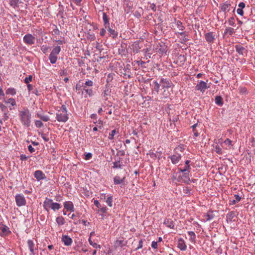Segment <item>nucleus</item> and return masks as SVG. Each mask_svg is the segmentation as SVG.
Here are the masks:
<instances>
[{
  "label": "nucleus",
  "mask_w": 255,
  "mask_h": 255,
  "mask_svg": "<svg viewBox=\"0 0 255 255\" xmlns=\"http://www.w3.org/2000/svg\"><path fill=\"white\" fill-rule=\"evenodd\" d=\"M143 247V241L142 240H140L139 242L138 246L136 250H138L141 249Z\"/></svg>",
  "instance_id": "obj_60"
},
{
  "label": "nucleus",
  "mask_w": 255,
  "mask_h": 255,
  "mask_svg": "<svg viewBox=\"0 0 255 255\" xmlns=\"http://www.w3.org/2000/svg\"><path fill=\"white\" fill-rule=\"evenodd\" d=\"M113 196L112 195H108L107 198L105 200V202L107 203L108 206L112 207L113 206Z\"/></svg>",
  "instance_id": "obj_21"
},
{
  "label": "nucleus",
  "mask_w": 255,
  "mask_h": 255,
  "mask_svg": "<svg viewBox=\"0 0 255 255\" xmlns=\"http://www.w3.org/2000/svg\"><path fill=\"white\" fill-rule=\"evenodd\" d=\"M113 168H121L123 165L120 163V161L119 160L116 161L113 163Z\"/></svg>",
  "instance_id": "obj_40"
},
{
  "label": "nucleus",
  "mask_w": 255,
  "mask_h": 255,
  "mask_svg": "<svg viewBox=\"0 0 255 255\" xmlns=\"http://www.w3.org/2000/svg\"><path fill=\"white\" fill-rule=\"evenodd\" d=\"M92 153H88L85 155V159L89 160L92 157Z\"/></svg>",
  "instance_id": "obj_56"
},
{
  "label": "nucleus",
  "mask_w": 255,
  "mask_h": 255,
  "mask_svg": "<svg viewBox=\"0 0 255 255\" xmlns=\"http://www.w3.org/2000/svg\"><path fill=\"white\" fill-rule=\"evenodd\" d=\"M190 169H191V168H190V165H186L184 169L180 168V169H179V170L181 172H190Z\"/></svg>",
  "instance_id": "obj_43"
},
{
  "label": "nucleus",
  "mask_w": 255,
  "mask_h": 255,
  "mask_svg": "<svg viewBox=\"0 0 255 255\" xmlns=\"http://www.w3.org/2000/svg\"><path fill=\"white\" fill-rule=\"evenodd\" d=\"M205 38L206 42L211 45L216 39L215 34L213 32H209L205 34Z\"/></svg>",
  "instance_id": "obj_7"
},
{
  "label": "nucleus",
  "mask_w": 255,
  "mask_h": 255,
  "mask_svg": "<svg viewBox=\"0 0 255 255\" xmlns=\"http://www.w3.org/2000/svg\"><path fill=\"white\" fill-rule=\"evenodd\" d=\"M188 235L190 236L189 241L193 243L196 242V235L194 232L189 231L187 232Z\"/></svg>",
  "instance_id": "obj_25"
},
{
  "label": "nucleus",
  "mask_w": 255,
  "mask_h": 255,
  "mask_svg": "<svg viewBox=\"0 0 255 255\" xmlns=\"http://www.w3.org/2000/svg\"><path fill=\"white\" fill-rule=\"evenodd\" d=\"M19 0H10L9 4L13 8L18 7Z\"/></svg>",
  "instance_id": "obj_28"
},
{
  "label": "nucleus",
  "mask_w": 255,
  "mask_h": 255,
  "mask_svg": "<svg viewBox=\"0 0 255 255\" xmlns=\"http://www.w3.org/2000/svg\"><path fill=\"white\" fill-rule=\"evenodd\" d=\"M229 24L231 26H234L235 24V20L233 17H231L228 20Z\"/></svg>",
  "instance_id": "obj_47"
},
{
  "label": "nucleus",
  "mask_w": 255,
  "mask_h": 255,
  "mask_svg": "<svg viewBox=\"0 0 255 255\" xmlns=\"http://www.w3.org/2000/svg\"><path fill=\"white\" fill-rule=\"evenodd\" d=\"M28 149L31 153L35 151V149L31 145H29L28 146Z\"/></svg>",
  "instance_id": "obj_59"
},
{
  "label": "nucleus",
  "mask_w": 255,
  "mask_h": 255,
  "mask_svg": "<svg viewBox=\"0 0 255 255\" xmlns=\"http://www.w3.org/2000/svg\"><path fill=\"white\" fill-rule=\"evenodd\" d=\"M209 88V86H208L206 82L201 81L197 84L195 89L197 91H200L202 93H204L205 91Z\"/></svg>",
  "instance_id": "obj_8"
},
{
  "label": "nucleus",
  "mask_w": 255,
  "mask_h": 255,
  "mask_svg": "<svg viewBox=\"0 0 255 255\" xmlns=\"http://www.w3.org/2000/svg\"><path fill=\"white\" fill-rule=\"evenodd\" d=\"M24 42L27 45H32L34 43L35 37L31 34H27L23 37Z\"/></svg>",
  "instance_id": "obj_10"
},
{
  "label": "nucleus",
  "mask_w": 255,
  "mask_h": 255,
  "mask_svg": "<svg viewBox=\"0 0 255 255\" xmlns=\"http://www.w3.org/2000/svg\"><path fill=\"white\" fill-rule=\"evenodd\" d=\"M99 198H100V200H103L105 202L107 198V195H106V194H102L100 196Z\"/></svg>",
  "instance_id": "obj_50"
},
{
  "label": "nucleus",
  "mask_w": 255,
  "mask_h": 255,
  "mask_svg": "<svg viewBox=\"0 0 255 255\" xmlns=\"http://www.w3.org/2000/svg\"><path fill=\"white\" fill-rule=\"evenodd\" d=\"M181 155L179 153H176L170 156L172 163L173 164H177L181 159Z\"/></svg>",
  "instance_id": "obj_14"
},
{
  "label": "nucleus",
  "mask_w": 255,
  "mask_h": 255,
  "mask_svg": "<svg viewBox=\"0 0 255 255\" xmlns=\"http://www.w3.org/2000/svg\"><path fill=\"white\" fill-rule=\"evenodd\" d=\"M32 75H29L28 77H26L24 79V82L26 84H28L30 82L32 81Z\"/></svg>",
  "instance_id": "obj_48"
},
{
  "label": "nucleus",
  "mask_w": 255,
  "mask_h": 255,
  "mask_svg": "<svg viewBox=\"0 0 255 255\" xmlns=\"http://www.w3.org/2000/svg\"><path fill=\"white\" fill-rule=\"evenodd\" d=\"M236 51L240 55H244L246 52V49L241 45H236L235 46Z\"/></svg>",
  "instance_id": "obj_18"
},
{
  "label": "nucleus",
  "mask_w": 255,
  "mask_h": 255,
  "mask_svg": "<svg viewBox=\"0 0 255 255\" xmlns=\"http://www.w3.org/2000/svg\"><path fill=\"white\" fill-rule=\"evenodd\" d=\"M224 143L228 145V146H231L233 145L232 141L230 140L229 138H227L224 141Z\"/></svg>",
  "instance_id": "obj_46"
},
{
  "label": "nucleus",
  "mask_w": 255,
  "mask_h": 255,
  "mask_svg": "<svg viewBox=\"0 0 255 255\" xmlns=\"http://www.w3.org/2000/svg\"><path fill=\"white\" fill-rule=\"evenodd\" d=\"M88 241L89 242V244L90 245H91L93 248H95V249H100L101 248V246L99 245H98L97 243H94L91 239V237L89 238V239H88Z\"/></svg>",
  "instance_id": "obj_31"
},
{
  "label": "nucleus",
  "mask_w": 255,
  "mask_h": 255,
  "mask_svg": "<svg viewBox=\"0 0 255 255\" xmlns=\"http://www.w3.org/2000/svg\"><path fill=\"white\" fill-rule=\"evenodd\" d=\"M41 137L43 139V140L46 141V142H47L49 141V137H48V136L45 134H44V133H41Z\"/></svg>",
  "instance_id": "obj_49"
},
{
  "label": "nucleus",
  "mask_w": 255,
  "mask_h": 255,
  "mask_svg": "<svg viewBox=\"0 0 255 255\" xmlns=\"http://www.w3.org/2000/svg\"><path fill=\"white\" fill-rule=\"evenodd\" d=\"M177 247L181 251H185L187 249L185 243L182 238H179L178 240Z\"/></svg>",
  "instance_id": "obj_15"
},
{
  "label": "nucleus",
  "mask_w": 255,
  "mask_h": 255,
  "mask_svg": "<svg viewBox=\"0 0 255 255\" xmlns=\"http://www.w3.org/2000/svg\"><path fill=\"white\" fill-rule=\"evenodd\" d=\"M182 175L183 180L185 183H189L190 182V179L189 176V172H183Z\"/></svg>",
  "instance_id": "obj_22"
},
{
  "label": "nucleus",
  "mask_w": 255,
  "mask_h": 255,
  "mask_svg": "<svg viewBox=\"0 0 255 255\" xmlns=\"http://www.w3.org/2000/svg\"><path fill=\"white\" fill-rule=\"evenodd\" d=\"M175 25L180 30L183 31L185 28L182 23L180 20H176Z\"/></svg>",
  "instance_id": "obj_29"
},
{
  "label": "nucleus",
  "mask_w": 255,
  "mask_h": 255,
  "mask_svg": "<svg viewBox=\"0 0 255 255\" xmlns=\"http://www.w3.org/2000/svg\"><path fill=\"white\" fill-rule=\"evenodd\" d=\"M43 207L44 209L47 212H49L50 209L53 210H58L61 208L60 204L56 202H53L51 199L46 198L43 202Z\"/></svg>",
  "instance_id": "obj_2"
},
{
  "label": "nucleus",
  "mask_w": 255,
  "mask_h": 255,
  "mask_svg": "<svg viewBox=\"0 0 255 255\" xmlns=\"http://www.w3.org/2000/svg\"><path fill=\"white\" fill-rule=\"evenodd\" d=\"M235 32L234 29L231 27H227L225 29L224 34H229L232 35Z\"/></svg>",
  "instance_id": "obj_33"
},
{
  "label": "nucleus",
  "mask_w": 255,
  "mask_h": 255,
  "mask_svg": "<svg viewBox=\"0 0 255 255\" xmlns=\"http://www.w3.org/2000/svg\"><path fill=\"white\" fill-rule=\"evenodd\" d=\"M178 33L183 37V42H182V43H185L188 40V39L186 37V34L185 32H178Z\"/></svg>",
  "instance_id": "obj_38"
},
{
  "label": "nucleus",
  "mask_w": 255,
  "mask_h": 255,
  "mask_svg": "<svg viewBox=\"0 0 255 255\" xmlns=\"http://www.w3.org/2000/svg\"><path fill=\"white\" fill-rule=\"evenodd\" d=\"M215 151L217 153L219 154H223V150L219 145H216L215 146Z\"/></svg>",
  "instance_id": "obj_36"
},
{
  "label": "nucleus",
  "mask_w": 255,
  "mask_h": 255,
  "mask_svg": "<svg viewBox=\"0 0 255 255\" xmlns=\"http://www.w3.org/2000/svg\"><path fill=\"white\" fill-rule=\"evenodd\" d=\"M34 123L35 126L38 128H41L43 126V124L41 121L35 120Z\"/></svg>",
  "instance_id": "obj_42"
},
{
  "label": "nucleus",
  "mask_w": 255,
  "mask_h": 255,
  "mask_svg": "<svg viewBox=\"0 0 255 255\" xmlns=\"http://www.w3.org/2000/svg\"><path fill=\"white\" fill-rule=\"evenodd\" d=\"M28 157L26 156L24 154H21L20 156V159L21 160H26L28 159Z\"/></svg>",
  "instance_id": "obj_58"
},
{
  "label": "nucleus",
  "mask_w": 255,
  "mask_h": 255,
  "mask_svg": "<svg viewBox=\"0 0 255 255\" xmlns=\"http://www.w3.org/2000/svg\"><path fill=\"white\" fill-rule=\"evenodd\" d=\"M103 19L105 28H107L110 25L108 17L105 12L103 13Z\"/></svg>",
  "instance_id": "obj_23"
},
{
  "label": "nucleus",
  "mask_w": 255,
  "mask_h": 255,
  "mask_svg": "<svg viewBox=\"0 0 255 255\" xmlns=\"http://www.w3.org/2000/svg\"><path fill=\"white\" fill-rule=\"evenodd\" d=\"M232 1L230 0H228L225 2L220 4V8L222 11L225 13V17H226V13L230 10V7L231 6Z\"/></svg>",
  "instance_id": "obj_6"
},
{
  "label": "nucleus",
  "mask_w": 255,
  "mask_h": 255,
  "mask_svg": "<svg viewBox=\"0 0 255 255\" xmlns=\"http://www.w3.org/2000/svg\"><path fill=\"white\" fill-rule=\"evenodd\" d=\"M238 6L239 7V8L243 9L245 7L246 4L244 2H241L239 4Z\"/></svg>",
  "instance_id": "obj_61"
},
{
  "label": "nucleus",
  "mask_w": 255,
  "mask_h": 255,
  "mask_svg": "<svg viewBox=\"0 0 255 255\" xmlns=\"http://www.w3.org/2000/svg\"><path fill=\"white\" fill-rule=\"evenodd\" d=\"M61 51V47L57 46L54 47L49 56V59L51 64H55L57 59V55Z\"/></svg>",
  "instance_id": "obj_4"
},
{
  "label": "nucleus",
  "mask_w": 255,
  "mask_h": 255,
  "mask_svg": "<svg viewBox=\"0 0 255 255\" xmlns=\"http://www.w3.org/2000/svg\"><path fill=\"white\" fill-rule=\"evenodd\" d=\"M94 204L98 209H99L102 206L98 200H94Z\"/></svg>",
  "instance_id": "obj_52"
},
{
  "label": "nucleus",
  "mask_w": 255,
  "mask_h": 255,
  "mask_svg": "<svg viewBox=\"0 0 255 255\" xmlns=\"http://www.w3.org/2000/svg\"><path fill=\"white\" fill-rule=\"evenodd\" d=\"M36 117L39 118L44 122H48L49 120V118L48 116L44 115L43 114L39 112L36 113Z\"/></svg>",
  "instance_id": "obj_19"
},
{
  "label": "nucleus",
  "mask_w": 255,
  "mask_h": 255,
  "mask_svg": "<svg viewBox=\"0 0 255 255\" xmlns=\"http://www.w3.org/2000/svg\"><path fill=\"white\" fill-rule=\"evenodd\" d=\"M56 120L59 122L65 123L68 120L67 111L65 105H62L56 113Z\"/></svg>",
  "instance_id": "obj_3"
},
{
  "label": "nucleus",
  "mask_w": 255,
  "mask_h": 255,
  "mask_svg": "<svg viewBox=\"0 0 255 255\" xmlns=\"http://www.w3.org/2000/svg\"><path fill=\"white\" fill-rule=\"evenodd\" d=\"M61 241L66 246L71 245L73 242L72 239L68 235H62Z\"/></svg>",
  "instance_id": "obj_12"
},
{
  "label": "nucleus",
  "mask_w": 255,
  "mask_h": 255,
  "mask_svg": "<svg viewBox=\"0 0 255 255\" xmlns=\"http://www.w3.org/2000/svg\"><path fill=\"white\" fill-rule=\"evenodd\" d=\"M16 90L13 88H9L7 89L5 92L6 95H14L16 94Z\"/></svg>",
  "instance_id": "obj_30"
},
{
  "label": "nucleus",
  "mask_w": 255,
  "mask_h": 255,
  "mask_svg": "<svg viewBox=\"0 0 255 255\" xmlns=\"http://www.w3.org/2000/svg\"><path fill=\"white\" fill-rule=\"evenodd\" d=\"M154 89L157 93H158L159 91L160 86H161L160 82H159V83H158L157 81H154Z\"/></svg>",
  "instance_id": "obj_39"
},
{
  "label": "nucleus",
  "mask_w": 255,
  "mask_h": 255,
  "mask_svg": "<svg viewBox=\"0 0 255 255\" xmlns=\"http://www.w3.org/2000/svg\"><path fill=\"white\" fill-rule=\"evenodd\" d=\"M15 201L18 207L24 206L26 204L25 199L22 194H18L15 196Z\"/></svg>",
  "instance_id": "obj_9"
},
{
  "label": "nucleus",
  "mask_w": 255,
  "mask_h": 255,
  "mask_svg": "<svg viewBox=\"0 0 255 255\" xmlns=\"http://www.w3.org/2000/svg\"><path fill=\"white\" fill-rule=\"evenodd\" d=\"M56 221L59 226L63 225L65 223V219L62 216H59L56 218Z\"/></svg>",
  "instance_id": "obj_26"
},
{
  "label": "nucleus",
  "mask_w": 255,
  "mask_h": 255,
  "mask_svg": "<svg viewBox=\"0 0 255 255\" xmlns=\"http://www.w3.org/2000/svg\"><path fill=\"white\" fill-rule=\"evenodd\" d=\"M161 86L163 89L169 90L173 86L172 82L170 80L167 78H161L160 81Z\"/></svg>",
  "instance_id": "obj_5"
},
{
  "label": "nucleus",
  "mask_w": 255,
  "mask_h": 255,
  "mask_svg": "<svg viewBox=\"0 0 255 255\" xmlns=\"http://www.w3.org/2000/svg\"><path fill=\"white\" fill-rule=\"evenodd\" d=\"M170 96L169 90L163 89V92L162 93V98L164 99L168 98Z\"/></svg>",
  "instance_id": "obj_32"
},
{
  "label": "nucleus",
  "mask_w": 255,
  "mask_h": 255,
  "mask_svg": "<svg viewBox=\"0 0 255 255\" xmlns=\"http://www.w3.org/2000/svg\"><path fill=\"white\" fill-rule=\"evenodd\" d=\"M63 206L64 209L67 211L74 212V207L73 203L71 201H68L63 203Z\"/></svg>",
  "instance_id": "obj_11"
},
{
  "label": "nucleus",
  "mask_w": 255,
  "mask_h": 255,
  "mask_svg": "<svg viewBox=\"0 0 255 255\" xmlns=\"http://www.w3.org/2000/svg\"><path fill=\"white\" fill-rule=\"evenodd\" d=\"M86 87H84V91L82 92V94H84V93H85L86 94L88 95L89 96H91L93 95V91L92 89H86Z\"/></svg>",
  "instance_id": "obj_35"
},
{
  "label": "nucleus",
  "mask_w": 255,
  "mask_h": 255,
  "mask_svg": "<svg viewBox=\"0 0 255 255\" xmlns=\"http://www.w3.org/2000/svg\"><path fill=\"white\" fill-rule=\"evenodd\" d=\"M205 219L207 220V221H209L210 220H211L213 217V216L212 215H210L209 213H207L206 215H205Z\"/></svg>",
  "instance_id": "obj_53"
},
{
  "label": "nucleus",
  "mask_w": 255,
  "mask_h": 255,
  "mask_svg": "<svg viewBox=\"0 0 255 255\" xmlns=\"http://www.w3.org/2000/svg\"><path fill=\"white\" fill-rule=\"evenodd\" d=\"M34 176L38 181L44 179L46 178L45 174L41 170L35 171L34 173Z\"/></svg>",
  "instance_id": "obj_13"
},
{
  "label": "nucleus",
  "mask_w": 255,
  "mask_h": 255,
  "mask_svg": "<svg viewBox=\"0 0 255 255\" xmlns=\"http://www.w3.org/2000/svg\"><path fill=\"white\" fill-rule=\"evenodd\" d=\"M94 123L95 124H97L100 125V126H99V128H102V125H103V121H102L101 120L99 119V120H98V121H96V122H94Z\"/></svg>",
  "instance_id": "obj_51"
},
{
  "label": "nucleus",
  "mask_w": 255,
  "mask_h": 255,
  "mask_svg": "<svg viewBox=\"0 0 255 255\" xmlns=\"http://www.w3.org/2000/svg\"><path fill=\"white\" fill-rule=\"evenodd\" d=\"M49 48L50 47L47 46V45H43L40 47L41 50L44 54H45L48 51Z\"/></svg>",
  "instance_id": "obj_37"
},
{
  "label": "nucleus",
  "mask_w": 255,
  "mask_h": 255,
  "mask_svg": "<svg viewBox=\"0 0 255 255\" xmlns=\"http://www.w3.org/2000/svg\"><path fill=\"white\" fill-rule=\"evenodd\" d=\"M234 198H235V199L236 200V201L237 202H239L241 200V198L238 195H234Z\"/></svg>",
  "instance_id": "obj_64"
},
{
  "label": "nucleus",
  "mask_w": 255,
  "mask_h": 255,
  "mask_svg": "<svg viewBox=\"0 0 255 255\" xmlns=\"http://www.w3.org/2000/svg\"><path fill=\"white\" fill-rule=\"evenodd\" d=\"M131 48L132 49L133 52L134 53H137L140 49L141 48V47L139 45V41H135L132 45H131Z\"/></svg>",
  "instance_id": "obj_16"
},
{
  "label": "nucleus",
  "mask_w": 255,
  "mask_h": 255,
  "mask_svg": "<svg viewBox=\"0 0 255 255\" xmlns=\"http://www.w3.org/2000/svg\"><path fill=\"white\" fill-rule=\"evenodd\" d=\"M59 74L60 76L67 75H68V70L67 69H62L59 71Z\"/></svg>",
  "instance_id": "obj_45"
},
{
  "label": "nucleus",
  "mask_w": 255,
  "mask_h": 255,
  "mask_svg": "<svg viewBox=\"0 0 255 255\" xmlns=\"http://www.w3.org/2000/svg\"><path fill=\"white\" fill-rule=\"evenodd\" d=\"M106 32V30L105 28L101 29L100 34L101 36H104Z\"/></svg>",
  "instance_id": "obj_57"
},
{
  "label": "nucleus",
  "mask_w": 255,
  "mask_h": 255,
  "mask_svg": "<svg viewBox=\"0 0 255 255\" xmlns=\"http://www.w3.org/2000/svg\"><path fill=\"white\" fill-rule=\"evenodd\" d=\"M159 52H160L161 54H163L166 52V48L164 47H162L159 49L158 50Z\"/></svg>",
  "instance_id": "obj_63"
},
{
  "label": "nucleus",
  "mask_w": 255,
  "mask_h": 255,
  "mask_svg": "<svg viewBox=\"0 0 255 255\" xmlns=\"http://www.w3.org/2000/svg\"><path fill=\"white\" fill-rule=\"evenodd\" d=\"M108 208L105 205L102 206L98 210V212H101L102 213H107L108 211Z\"/></svg>",
  "instance_id": "obj_41"
},
{
  "label": "nucleus",
  "mask_w": 255,
  "mask_h": 255,
  "mask_svg": "<svg viewBox=\"0 0 255 255\" xmlns=\"http://www.w3.org/2000/svg\"><path fill=\"white\" fill-rule=\"evenodd\" d=\"M85 85L87 86H92L93 84V83L92 81L89 80L86 82Z\"/></svg>",
  "instance_id": "obj_62"
},
{
  "label": "nucleus",
  "mask_w": 255,
  "mask_h": 255,
  "mask_svg": "<svg viewBox=\"0 0 255 255\" xmlns=\"http://www.w3.org/2000/svg\"><path fill=\"white\" fill-rule=\"evenodd\" d=\"M125 179V176L121 177L119 175H116L114 178V183L115 184H120L122 183Z\"/></svg>",
  "instance_id": "obj_17"
},
{
  "label": "nucleus",
  "mask_w": 255,
  "mask_h": 255,
  "mask_svg": "<svg viewBox=\"0 0 255 255\" xmlns=\"http://www.w3.org/2000/svg\"><path fill=\"white\" fill-rule=\"evenodd\" d=\"M151 247L154 249H157L158 247L157 242L153 241L151 243Z\"/></svg>",
  "instance_id": "obj_54"
},
{
  "label": "nucleus",
  "mask_w": 255,
  "mask_h": 255,
  "mask_svg": "<svg viewBox=\"0 0 255 255\" xmlns=\"http://www.w3.org/2000/svg\"><path fill=\"white\" fill-rule=\"evenodd\" d=\"M117 132L116 129H113L111 133H110L109 135V138L111 140H112L114 139V135Z\"/></svg>",
  "instance_id": "obj_44"
},
{
  "label": "nucleus",
  "mask_w": 255,
  "mask_h": 255,
  "mask_svg": "<svg viewBox=\"0 0 255 255\" xmlns=\"http://www.w3.org/2000/svg\"><path fill=\"white\" fill-rule=\"evenodd\" d=\"M5 104H10L11 106H14L16 105L15 101L13 98H9L6 101H4Z\"/></svg>",
  "instance_id": "obj_34"
},
{
  "label": "nucleus",
  "mask_w": 255,
  "mask_h": 255,
  "mask_svg": "<svg viewBox=\"0 0 255 255\" xmlns=\"http://www.w3.org/2000/svg\"><path fill=\"white\" fill-rule=\"evenodd\" d=\"M237 13L241 16H243L244 14V11L243 9L238 8L237 10Z\"/></svg>",
  "instance_id": "obj_55"
},
{
  "label": "nucleus",
  "mask_w": 255,
  "mask_h": 255,
  "mask_svg": "<svg viewBox=\"0 0 255 255\" xmlns=\"http://www.w3.org/2000/svg\"><path fill=\"white\" fill-rule=\"evenodd\" d=\"M215 103L220 106L223 105V98L221 96H216L215 98Z\"/></svg>",
  "instance_id": "obj_27"
},
{
  "label": "nucleus",
  "mask_w": 255,
  "mask_h": 255,
  "mask_svg": "<svg viewBox=\"0 0 255 255\" xmlns=\"http://www.w3.org/2000/svg\"><path fill=\"white\" fill-rule=\"evenodd\" d=\"M27 245L28 247V249L30 250V252L34 254V249H35V245L34 242L31 240H28L27 241Z\"/></svg>",
  "instance_id": "obj_20"
},
{
  "label": "nucleus",
  "mask_w": 255,
  "mask_h": 255,
  "mask_svg": "<svg viewBox=\"0 0 255 255\" xmlns=\"http://www.w3.org/2000/svg\"><path fill=\"white\" fill-rule=\"evenodd\" d=\"M18 116L19 120L23 127L29 128L30 126L32 116L27 108L24 107L19 110Z\"/></svg>",
  "instance_id": "obj_1"
},
{
  "label": "nucleus",
  "mask_w": 255,
  "mask_h": 255,
  "mask_svg": "<svg viewBox=\"0 0 255 255\" xmlns=\"http://www.w3.org/2000/svg\"><path fill=\"white\" fill-rule=\"evenodd\" d=\"M108 28V31L109 33L110 36H112L113 38H116L118 36V32L116 31L114 29H113L110 27V25L109 27H107Z\"/></svg>",
  "instance_id": "obj_24"
}]
</instances>
